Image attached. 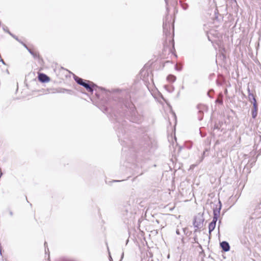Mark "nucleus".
<instances>
[{"label":"nucleus","instance_id":"nucleus-22","mask_svg":"<svg viewBox=\"0 0 261 261\" xmlns=\"http://www.w3.org/2000/svg\"><path fill=\"white\" fill-rule=\"evenodd\" d=\"M23 45L24 46V47L25 48H26L27 47V45L25 43H23Z\"/></svg>","mask_w":261,"mask_h":261},{"label":"nucleus","instance_id":"nucleus-26","mask_svg":"<svg viewBox=\"0 0 261 261\" xmlns=\"http://www.w3.org/2000/svg\"><path fill=\"white\" fill-rule=\"evenodd\" d=\"M2 63H3V64H5V62H4V61L3 60H2Z\"/></svg>","mask_w":261,"mask_h":261},{"label":"nucleus","instance_id":"nucleus-18","mask_svg":"<svg viewBox=\"0 0 261 261\" xmlns=\"http://www.w3.org/2000/svg\"><path fill=\"white\" fill-rule=\"evenodd\" d=\"M28 50L29 51V52L31 55H33V49H31V48H30L29 49H28Z\"/></svg>","mask_w":261,"mask_h":261},{"label":"nucleus","instance_id":"nucleus-32","mask_svg":"<svg viewBox=\"0 0 261 261\" xmlns=\"http://www.w3.org/2000/svg\"><path fill=\"white\" fill-rule=\"evenodd\" d=\"M45 253H47V250L45 249Z\"/></svg>","mask_w":261,"mask_h":261},{"label":"nucleus","instance_id":"nucleus-23","mask_svg":"<svg viewBox=\"0 0 261 261\" xmlns=\"http://www.w3.org/2000/svg\"><path fill=\"white\" fill-rule=\"evenodd\" d=\"M9 214H10V215L11 216H12V215H13V213H12V212H11V211H10V212Z\"/></svg>","mask_w":261,"mask_h":261},{"label":"nucleus","instance_id":"nucleus-12","mask_svg":"<svg viewBox=\"0 0 261 261\" xmlns=\"http://www.w3.org/2000/svg\"><path fill=\"white\" fill-rule=\"evenodd\" d=\"M260 142H261V135L259 134H256V135L255 136V138H254L255 144L258 145Z\"/></svg>","mask_w":261,"mask_h":261},{"label":"nucleus","instance_id":"nucleus-3","mask_svg":"<svg viewBox=\"0 0 261 261\" xmlns=\"http://www.w3.org/2000/svg\"><path fill=\"white\" fill-rule=\"evenodd\" d=\"M34 62L36 64V65L41 66L42 64L43 60L41 59L38 53L34 50Z\"/></svg>","mask_w":261,"mask_h":261},{"label":"nucleus","instance_id":"nucleus-19","mask_svg":"<svg viewBox=\"0 0 261 261\" xmlns=\"http://www.w3.org/2000/svg\"><path fill=\"white\" fill-rule=\"evenodd\" d=\"M65 261H74V260H73L72 259H66Z\"/></svg>","mask_w":261,"mask_h":261},{"label":"nucleus","instance_id":"nucleus-2","mask_svg":"<svg viewBox=\"0 0 261 261\" xmlns=\"http://www.w3.org/2000/svg\"><path fill=\"white\" fill-rule=\"evenodd\" d=\"M221 207H222L221 202V201L220 200H219L218 204L216 205V207H214V208H213V215H214V216H213V220L212 221H214L215 222H217V220L218 219V218L220 216V211L221 210Z\"/></svg>","mask_w":261,"mask_h":261},{"label":"nucleus","instance_id":"nucleus-29","mask_svg":"<svg viewBox=\"0 0 261 261\" xmlns=\"http://www.w3.org/2000/svg\"><path fill=\"white\" fill-rule=\"evenodd\" d=\"M178 70H180L181 68L178 67Z\"/></svg>","mask_w":261,"mask_h":261},{"label":"nucleus","instance_id":"nucleus-34","mask_svg":"<svg viewBox=\"0 0 261 261\" xmlns=\"http://www.w3.org/2000/svg\"><path fill=\"white\" fill-rule=\"evenodd\" d=\"M110 259H112V257L110 256Z\"/></svg>","mask_w":261,"mask_h":261},{"label":"nucleus","instance_id":"nucleus-24","mask_svg":"<svg viewBox=\"0 0 261 261\" xmlns=\"http://www.w3.org/2000/svg\"><path fill=\"white\" fill-rule=\"evenodd\" d=\"M21 44H22L23 45V43H24L23 42H22L21 40H20V42H19Z\"/></svg>","mask_w":261,"mask_h":261},{"label":"nucleus","instance_id":"nucleus-14","mask_svg":"<svg viewBox=\"0 0 261 261\" xmlns=\"http://www.w3.org/2000/svg\"><path fill=\"white\" fill-rule=\"evenodd\" d=\"M167 79L171 82H174L176 80V77L173 75H169L167 76Z\"/></svg>","mask_w":261,"mask_h":261},{"label":"nucleus","instance_id":"nucleus-16","mask_svg":"<svg viewBox=\"0 0 261 261\" xmlns=\"http://www.w3.org/2000/svg\"><path fill=\"white\" fill-rule=\"evenodd\" d=\"M181 6L182 8L185 10H187L189 7L188 5L186 3H181Z\"/></svg>","mask_w":261,"mask_h":261},{"label":"nucleus","instance_id":"nucleus-17","mask_svg":"<svg viewBox=\"0 0 261 261\" xmlns=\"http://www.w3.org/2000/svg\"><path fill=\"white\" fill-rule=\"evenodd\" d=\"M216 102H218V103H219L220 104H222L223 103V99H222V97L221 98H218L216 100Z\"/></svg>","mask_w":261,"mask_h":261},{"label":"nucleus","instance_id":"nucleus-5","mask_svg":"<svg viewBox=\"0 0 261 261\" xmlns=\"http://www.w3.org/2000/svg\"><path fill=\"white\" fill-rule=\"evenodd\" d=\"M38 80L42 83H46L49 81V77L45 74L41 73L38 75Z\"/></svg>","mask_w":261,"mask_h":261},{"label":"nucleus","instance_id":"nucleus-21","mask_svg":"<svg viewBox=\"0 0 261 261\" xmlns=\"http://www.w3.org/2000/svg\"><path fill=\"white\" fill-rule=\"evenodd\" d=\"M176 233H177V234H179V230H178V229L176 230Z\"/></svg>","mask_w":261,"mask_h":261},{"label":"nucleus","instance_id":"nucleus-13","mask_svg":"<svg viewBox=\"0 0 261 261\" xmlns=\"http://www.w3.org/2000/svg\"><path fill=\"white\" fill-rule=\"evenodd\" d=\"M163 31L164 32H168L170 28V24L168 23L163 22Z\"/></svg>","mask_w":261,"mask_h":261},{"label":"nucleus","instance_id":"nucleus-1","mask_svg":"<svg viewBox=\"0 0 261 261\" xmlns=\"http://www.w3.org/2000/svg\"><path fill=\"white\" fill-rule=\"evenodd\" d=\"M74 80L78 84L85 87L89 92H93V88L95 86L93 83L90 81H84L83 79L78 76H75Z\"/></svg>","mask_w":261,"mask_h":261},{"label":"nucleus","instance_id":"nucleus-20","mask_svg":"<svg viewBox=\"0 0 261 261\" xmlns=\"http://www.w3.org/2000/svg\"><path fill=\"white\" fill-rule=\"evenodd\" d=\"M211 91H213V90H211ZM210 92H211V91H210L209 92H207V95H208L210 97H211V95H210Z\"/></svg>","mask_w":261,"mask_h":261},{"label":"nucleus","instance_id":"nucleus-31","mask_svg":"<svg viewBox=\"0 0 261 261\" xmlns=\"http://www.w3.org/2000/svg\"><path fill=\"white\" fill-rule=\"evenodd\" d=\"M26 48L27 49V50H28V49H29L30 48H29L28 46L26 47Z\"/></svg>","mask_w":261,"mask_h":261},{"label":"nucleus","instance_id":"nucleus-4","mask_svg":"<svg viewBox=\"0 0 261 261\" xmlns=\"http://www.w3.org/2000/svg\"><path fill=\"white\" fill-rule=\"evenodd\" d=\"M203 222V219L201 217H196L193 222V225L195 227L198 228L202 225Z\"/></svg>","mask_w":261,"mask_h":261},{"label":"nucleus","instance_id":"nucleus-6","mask_svg":"<svg viewBox=\"0 0 261 261\" xmlns=\"http://www.w3.org/2000/svg\"><path fill=\"white\" fill-rule=\"evenodd\" d=\"M32 81L33 79L32 78V74L31 73H29L28 75L25 76V79L24 81V83L28 88L31 86Z\"/></svg>","mask_w":261,"mask_h":261},{"label":"nucleus","instance_id":"nucleus-7","mask_svg":"<svg viewBox=\"0 0 261 261\" xmlns=\"http://www.w3.org/2000/svg\"><path fill=\"white\" fill-rule=\"evenodd\" d=\"M252 117L253 118H255L257 115V105L256 101L253 102V109L251 110Z\"/></svg>","mask_w":261,"mask_h":261},{"label":"nucleus","instance_id":"nucleus-15","mask_svg":"<svg viewBox=\"0 0 261 261\" xmlns=\"http://www.w3.org/2000/svg\"><path fill=\"white\" fill-rule=\"evenodd\" d=\"M4 30L7 32L8 34H9L13 38H14L15 40H16L18 42H20V40H19L18 39V38L15 35H13V34H12L9 30H7V31H6L5 29H4Z\"/></svg>","mask_w":261,"mask_h":261},{"label":"nucleus","instance_id":"nucleus-8","mask_svg":"<svg viewBox=\"0 0 261 261\" xmlns=\"http://www.w3.org/2000/svg\"><path fill=\"white\" fill-rule=\"evenodd\" d=\"M220 246L222 250L225 252L228 251L230 249V246L228 243L226 241H223L220 243Z\"/></svg>","mask_w":261,"mask_h":261},{"label":"nucleus","instance_id":"nucleus-11","mask_svg":"<svg viewBox=\"0 0 261 261\" xmlns=\"http://www.w3.org/2000/svg\"><path fill=\"white\" fill-rule=\"evenodd\" d=\"M247 91L248 92V98H249V100L250 101H251V100H253V102H255V101H256L254 96L253 95V94L252 93H251L250 92V90L249 87H248V88H247Z\"/></svg>","mask_w":261,"mask_h":261},{"label":"nucleus","instance_id":"nucleus-27","mask_svg":"<svg viewBox=\"0 0 261 261\" xmlns=\"http://www.w3.org/2000/svg\"><path fill=\"white\" fill-rule=\"evenodd\" d=\"M2 175V173L1 172L0 174V178L1 177Z\"/></svg>","mask_w":261,"mask_h":261},{"label":"nucleus","instance_id":"nucleus-25","mask_svg":"<svg viewBox=\"0 0 261 261\" xmlns=\"http://www.w3.org/2000/svg\"><path fill=\"white\" fill-rule=\"evenodd\" d=\"M205 155V151L203 152L202 156H203Z\"/></svg>","mask_w":261,"mask_h":261},{"label":"nucleus","instance_id":"nucleus-33","mask_svg":"<svg viewBox=\"0 0 261 261\" xmlns=\"http://www.w3.org/2000/svg\"><path fill=\"white\" fill-rule=\"evenodd\" d=\"M221 223V220H219V223L220 224Z\"/></svg>","mask_w":261,"mask_h":261},{"label":"nucleus","instance_id":"nucleus-9","mask_svg":"<svg viewBox=\"0 0 261 261\" xmlns=\"http://www.w3.org/2000/svg\"><path fill=\"white\" fill-rule=\"evenodd\" d=\"M134 113V115L132 117V121L135 123H140L142 121V117L141 116H136V114L135 112Z\"/></svg>","mask_w":261,"mask_h":261},{"label":"nucleus","instance_id":"nucleus-30","mask_svg":"<svg viewBox=\"0 0 261 261\" xmlns=\"http://www.w3.org/2000/svg\"><path fill=\"white\" fill-rule=\"evenodd\" d=\"M166 3L167 4V0H165Z\"/></svg>","mask_w":261,"mask_h":261},{"label":"nucleus","instance_id":"nucleus-10","mask_svg":"<svg viewBox=\"0 0 261 261\" xmlns=\"http://www.w3.org/2000/svg\"><path fill=\"white\" fill-rule=\"evenodd\" d=\"M216 222L214 221H212L210 224L208 226V231L209 233H211L212 231L214 230L216 227Z\"/></svg>","mask_w":261,"mask_h":261},{"label":"nucleus","instance_id":"nucleus-28","mask_svg":"<svg viewBox=\"0 0 261 261\" xmlns=\"http://www.w3.org/2000/svg\"><path fill=\"white\" fill-rule=\"evenodd\" d=\"M178 70H180L181 68L178 67Z\"/></svg>","mask_w":261,"mask_h":261}]
</instances>
